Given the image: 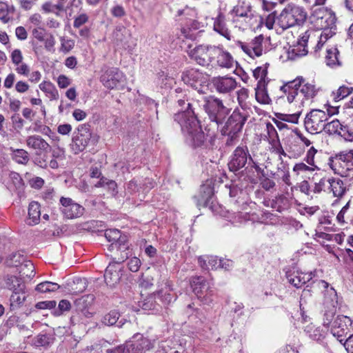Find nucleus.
Instances as JSON below:
<instances>
[{"instance_id":"f257e3e1","label":"nucleus","mask_w":353,"mask_h":353,"mask_svg":"<svg viewBox=\"0 0 353 353\" xmlns=\"http://www.w3.org/2000/svg\"><path fill=\"white\" fill-rule=\"evenodd\" d=\"M174 121L181 126L186 143L194 148H207L214 134H205L194 111L188 110L174 114Z\"/></svg>"},{"instance_id":"f03ea898","label":"nucleus","mask_w":353,"mask_h":353,"mask_svg":"<svg viewBox=\"0 0 353 353\" xmlns=\"http://www.w3.org/2000/svg\"><path fill=\"white\" fill-rule=\"evenodd\" d=\"M305 81V80L300 77L281 86V90L287 95L288 103L294 102L304 105L316 96L317 90L315 85Z\"/></svg>"},{"instance_id":"7ed1b4c3","label":"nucleus","mask_w":353,"mask_h":353,"mask_svg":"<svg viewBox=\"0 0 353 353\" xmlns=\"http://www.w3.org/2000/svg\"><path fill=\"white\" fill-rule=\"evenodd\" d=\"M105 237L112 243L108 247L110 252H113L112 258L119 262H123L126 260L130 254L129 246L127 242V237L121 235L120 230L117 229H108L105 231Z\"/></svg>"},{"instance_id":"20e7f679","label":"nucleus","mask_w":353,"mask_h":353,"mask_svg":"<svg viewBox=\"0 0 353 353\" xmlns=\"http://www.w3.org/2000/svg\"><path fill=\"white\" fill-rule=\"evenodd\" d=\"M307 19V12L303 7L288 5L277 17V24L283 30L303 24Z\"/></svg>"},{"instance_id":"39448f33","label":"nucleus","mask_w":353,"mask_h":353,"mask_svg":"<svg viewBox=\"0 0 353 353\" xmlns=\"http://www.w3.org/2000/svg\"><path fill=\"white\" fill-rule=\"evenodd\" d=\"M334 172L342 177L353 179V150L342 151L329 159Z\"/></svg>"},{"instance_id":"423d86ee","label":"nucleus","mask_w":353,"mask_h":353,"mask_svg":"<svg viewBox=\"0 0 353 353\" xmlns=\"http://www.w3.org/2000/svg\"><path fill=\"white\" fill-rule=\"evenodd\" d=\"M319 288L325 290L324 297L325 313L323 316V326L331 327L334 320L336 319V308L338 305V296L336 292L332 287H329V283L323 280L316 282Z\"/></svg>"},{"instance_id":"0eeeda50","label":"nucleus","mask_w":353,"mask_h":353,"mask_svg":"<svg viewBox=\"0 0 353 353\" xmlns=\"http://www.w3.org/2000/svg\"><path fill=\"white\" fill-rule=\"evenodd\" d=\"M203 107L216 128L223 123L230 112V109L224 105L222 100L214 96L204 97Z\"/></svg>"},{"instance_id":"6e6552de","label":"nucleus","mask_w":353,"mask_h":353,"mask_svg":"<svg viewBox=\"0 0 353 353\" xmlns=\"http://www.w3.org/2000/svg\"><path fill=\"white\" fill-rule=\"evenodd\" d=\"M190 285L193 292L203 304L210 305L213 301L214 292L212 285L203 277H192Z\"/></svg>"},{"instance_id":"1a4fd4ad","label":"nucleus","mask_w":353,"mask_h":353,"mask_svg":"<svg viewBox=\"0 0 353 353\" xmlns=\"http://www.w3.org/2000/svg\"><path fill=\"white\" fill-rule=\"evenodd\" d=\"M329 120V114L319 109L312 110L308 112L304 120V125L306 130L311 134L321 132L325 127V123Z\"/></svg>"},{"instance_id":"9d476101","label":"nucleus","mask_w":353,"mask_h":353,"mask_svg":"<svg viewBox=\"0 0 353 353\" xmlns=\"http://www.w3.org/2000/svg\"><path fill=\"white\" fill-rule=\"evenodd\" d=\"M215 49L216 46L199 45L190 50L188 54L200 65L208 66L210 64L212 65Z\"/></svg>"},{"instance_id":"9b49d317","label":"nucleus","mask_w":353,"mask_h":353,"mask_svg":"<svg viewBox=\"0 0 353 353\" xmlns=\"http://www.w3.org/2000/svg\"><path fill=\"white\" fill-rule=\"evenodd\" d=\"M101 81L108 89H119L125 82L123 73L117 68H105L103 70Z\"/></svg>"},{"instance_id":"f8f14e48","label":"nucleus","mask_w":353,"mask_h":353,"mask_svg":"<svg viewBox=\"0 0 353 353\" xmlns=\"http://www.w3.org/2000/svg\"><path fill=\"white\" fill-rule=\"evenodd\" d=\"M248 161H252V158L248 147L246 145H239L236 148L230 157L229 170L233 172L239 171L245 167Z\"/></svg>"},{"instance_id":"ddd939ff","label":"nucleus","mask_w":353,"mask_h":353,"mask_svg":"<svg viewBox=\"0 0 353 353\" xmlns=\"http://www.w3.org/2000/svg\"><path fill=\"white\" fill-rule=\"evenodd\" d=\"M352 325V321L350 317L338 315L332 324L330 332L340 343H343L346 335L351 332Z\"/></svg>"},{"instance_id":"4468645a","label":"nucleus","mask_w":353,"mask_h":353,"mask_svg":"<svg viewBox=\"0 0 353 353\" xmlns=\"http://www.w3.org/2000/svg\"><path fill=\"white\" fill-rule=\"evenodd\" d=\"M113 43L119 48L132 51L135 43L132 39L130 31L124 26H117L112 33Z\"/></svg>"},{"instance_id":"2eb2a0df","label":"nucleus","mask_w":353,"mask_h":353,"mask_svg":"<svg viewBox=\"0 0 353 353\" xmlns=\"http://www.w3.org/2000/svg\"><path fill=\"white\" fill-rule=\"evenodd\" d=\"M181 79L183 81L196 90L199 93H203V85L206 83L205 74L196 69H190L183 72Z\"/></svg>"},{"instance_id":"dca6fc26","label":"nucleus","mask_w":353,"mask_h":353,"mask_svg":"<svg viewBox=\"0 0 353 353\" xmlns=\"http://www.w3.org/2000/svg\"><path fill=\"white\" fill-rule=\"evenodd\" d=\"M124 346V353H143L144 350L152 347V343L150 339L137 333Z\"/></svg>"},{"instance_id":"f3484780","label":"nucleus","mask_w":353,"mask_h":353,"mask_svg":"<svg viewBox=\"0 0 353 353\" xmlns=\"http://www.w3.org/2000/svg\"><path fill=\"white\" fill-rule=\"evenodd\" d=\"M264 37L263 35L256 37L250 43H243L238 41L236 46L240 48L246 54L251 58L259 57L262 55L263 48V42Z\"/></svg>"},{"instance_id":"a211bd4d","label":"nucleus","mask_w":353,"mask_h":353,"mask_svg":"<svg viewBox=\"0 0 353 353\" xmlns=\"http://www.w3.org/2000/svg\"><path fill=\"white\" fill-rule=\"evenodd\" d=\"M78 134L73 138L72 150L74 154H78L85 149L91 139V132L85 125L78 128Z\"/></svg>"},{"instance_id":"6ab92c4d","label":"nucleus","mask_w":353,"mask_h":353,"mask_svg":"<svg viewBox=\"0 0 353 353\" xmlns=\"http://www.w3.org/2000/svg\"><path fill=\"white\" fill-rule=\"evenodd\" d=\"M60 203L62 205L61 210L68 219H76L83 215V207L74 202L70 198L61 197Z\"/></svg>"},{"instance_id":"aec40b11","label":"nucleus","mask_w":353,"mask_h":353,"mask_svg":"<svg viewBox=\"0 0 353 353\" xmlns=\"http://www.w3.org/2000/svg\"><path fill=\"white\" fill-rule=\"evenodd\" d=\"M112 258V262H110L107 267L105 274L104 279L107 285L110 287H114L117 285L121 278V270L122 267L121 263Z\"/></svg>"},{"instance_id":"412c9836","label":"nucleus","mask_w":353,"mask_h":353,"mask_svg":"<svg viewBox=\"0 0 353 353\" xmlns=\"http://www.w3.org/2000/svg\"><path fill=\"white\" fill-rule=\"evenodd\" d=\"M246 119L247 117L240 112L239 110L236 109L229 117L222 130L232 131L233 134L234 133H239L241 131Z\"/></svg>"},{"instance_id":"4be33fe9","label":"nucleus","mask_w":353,"mask_h":353,"mask_svg":"<svg viewBox=\"0 0 353 353\" xmlns=\"http://www.w3.org/2000/svg\"><path fill=\"white\" fill-rule=\"evenodd\" d=\"M313 34L312 31H305L300 39L297 41V44L293 46L288 52L289 58L291 59H295L299 57L305 56L308 50L307 49V45L311 34Z\"/></svg>"},{"instance_id":"5701e85b","label":"nucleus","mask_w":353,"mask_h":353,"mask_svg":"<svg viewBox=\"0 0 353 353\" xmlns=\"http://www.w3.org/2000/svg\"><path fill=\"white\" fill-rule=\"evenodd\" d=\"M212 83L216 92L221 94L230 92L236 88L237 85L235 79L228 76L214 77Z\"/></svg>"},{"instance_id":"b1692460","label":"nucleus","mask_w":353,"mask_h":353,"mask_svg":"<svg viewBox=\"0 0 353 353\" xmlns=\"http://www.w3.org/2000/svg\"><path fill=\"white\" fill-rule=\"evenodd\" d=\"M234 62V59L230 52L225 50L222 46H216L212 65L230 69L233 67Z\"/></svg>"},{"instance_id":"393cba45","label":"nucleus","mask_w":353,"mask_h":353,"mask_svg":"<svg viewBox=\"0 0 353 353\" xmlns=\"http://www.w3.org/2000/svg\"><path fill=\"white\" fill-rule=\"evenodd\" d=\"M286 277L290 283L299 288L312 279V273L303 272L293 268L286 272Z\"/></svg>"},{"instance_id":"a878e982","label":"nucleus","mask_w":353,"mask_h":353,"mask_svg":"<svg viewBox=\"0 0 353 353\" xmlns=\"http://www.w3.org/2000/svg\"><path fill=\"white\" fill-rule=\"evenodd\" d=\"M231 13L236 17L243 18L246 23L250 22L254 16L250 3L245 1H239L232 10Z\"/></svg>"},{"instance_id":"bb28decb","label":"nucleus","mask_w":353,"mask_h":353,"mask_svg":"<svg viewBox=\"0 0 353 353\" xmlns=\"http://www.w3.org/2000/svg\"><path fill=\"white\" fill-rule=\"evenodd\" d=\"M94 301V296L92 294H86L74 301L77 310L81 312L86 318H90L93 312L90 311V307Z\"/></svg>"},{"instance_id":"cd10ccee","label":"nucleus","mask_w":353,"mask_h":353,"mask_svg":"<svg viewBox=\"0 0 353 353\" xmlns=\"http://www.w3.org/2000/svg\"><path fill=\"white\" fill-rule=\"evenodd\" d=\"M213 28L220 35L229 41L231 40V31L227 27L225 17L222 12H219L218 15L214 19Z\"/></svg>"},{"instance_id":"c85d7f7f","label":"nucleus","mask_w":353,"mask_h":353,"mask_svg":"<svg viewBox=\"0 0 353 353\" xmlns=\"http://www.w3.org/2000/svg\"><path fill=\"white\" fill-rule=\"evenodd\" d=\"M26 144L30 148L42 152H48L51 148L49 143L39 135L29 136L26 139Z\"/></svg>"},{"instance_id":"c756f323","label":"nucleus","mask_w":353,"mask_h":353,"mask_svg":"<svg viewBox=\"0 0 353 353\" xmlns=\"http://www.w3.org/2000/svg\"><path fill=\"white\" fill-rule=\"evenodd\" d=\"M328 192H332L334 197H341L346 191V187L339 179L328 178Z\"/></svg>"},{"instance_id":"7c9ffc66","label":"nucleus","mask_w":353,"mask_h":353,"mask_svg":"<svg viewBox=\"0 0 353 353\" xmlns=\"http://www.w3.org/2000/svg\"><path fill=\"white\" fill-rule=\"evenodd\" d=\"M157 295L159 300L165 305L170 303L176 299L175 293L173 292V288L169 282L165 283L164 288L157 292Z\"/></svg>"},{"instance_id":"2f4dec72","label":"nucleus","mask_w":353,"mask_h":353,"mask_svg":"<svg viewBox=\"0 0 353 353\" xmlns=\"http://www.w3.org/2000/svg\"><path fill=\"white\" fill-rule=\"evenodd\" d=\"M304 332L312 340L319 341L323 339L326 334V331L321 327H316L312 323L307 325L304 328Z\"/></svg>"},{"instance_id":"473e14b6","label":"nucleus","mask_w":353,"mask_h":353,"mask_svg":"<svg viewBox=\"0 0 353 353\" xmlns=\"http://www.w3.org/2000/svg\"><path fill=\"white\" fill-rule=\"evenodd\" d=\"M200 266L204 270H216L220 267V259L214 256H203L199 258Z\"/></svg>"},{"instance_id":"72a5a7b5","label":"nucleus","mask_w":353,"mask_h":353,"mask_svg":"<svg viewBox=\"0 0 353 353\" xmlns=\"http://www.w3.org/2000/svg\"><path fill=\"white\" fill-rule=\"evenodd\" d=\"M28 224L34 225L39 223L41 216L40 205L37 201H32L28 207Z\"/></svg>"},{"instance_id":"f704fd0d","label":"nucleus","mask_w":353,"mask_h":353,"mask_svg":"<svg viewBox=\"0 0 353 353\" xmlns=\"http://www.w3.org/2000/svg\"><path fill=\"white\" fill-rule=\"evenodd\" d=\"M119 317L120 314L117 310H111L102 317L101 323L107 326H112L118 323L117 326L121 327L125 322L123 321V319L119 321Z\"/></svg>"},{"instance_id":"c9c22d12","label":"nucleus","mask_w":353,"mask_h":353,"mask_svg":"<svg viewBox=\"0 0 353 353\" xmlns=\"http://www.w3.org/2000/svg\"><path fill=\"white\" fill-rule=\"evenodd\" d=\"M266 85L267 84L261 81L257 83V86L255 88L256 99L261 104H269L271 102V99L268 94Z\"/></svg>"},{"instance_id":"e433bc0d","label":"nucleus","mask_w":353,"mask_h":353,"mask_svg":"<svg viewBox=\"0 0 353 353\" xmlns=\"http://www.w3.org/2000/svg\"><path fill=\"white\" fill-rule=\"evenodd\" d=\"M14 11L13 6H9L6 3L0 1V20L3 23H7L12 20Z\"/></svg>"},{"instance_id":"4c0bfd02","label":"nucleus","mask_w":353,"mask_h":353,"mask_svg":"<svg viewBox=\"0 0 353 353\" xmlns=\"http://www.w3.org/2000/svg\"><path fill=\"white\" fill-rule=\"evenodd\" d=\"M9 187L12 190L20 193L23 190L24 183L19 173L11 172L9 174Z\"/></svg>"},{"instance_id":"58836bf2","label":"nucleus","mask_w":353,"mask_h":353,"mask_svg":"<svg viewBox=\"0 0 353 353\" xmlns=\"http://www.w3.org/2000/svg\"><path fill=\"white\" fill-rule=\"evenodd\" d=\"M25 293V288L21 289L20 291L16 290L12 292L10 299V307L11 310H14L22 305L26 299Z\"/></svg>"},{"instance_id":"ea45409f","label":"nucleus","mask_w":353,"mask_h":353,"mask_svg":"<svg viewBox=\"0 0 353 353\" xmlns=\"http://www.w3.org/2000/svg\"><path fill=\"white\" fill-rule=\"evenodd\" d=\"M39 87L50 100H57L59 99L58 90L51 82L43 81L39 84Z\"/></svg>"},{"instance_id":"a19ab883","label":"nucleus","mask_w":353,"mask_h":353,"mask_svg":"<svg viewBox=\"0 0 353 353\" xmlns=\"http://www.w3.org/2000/svg\"><path fill=\"white\" fill-rule=\"evenodd\" d=\"M344 127L338 119H333L325 122L323 131L329 134L341 135Z\"/></svg>"},{"instance_id":"79ce46f5","label":"nucleus","mask_w":353,"mask_h":353,"mask_svg":"<svg viewBox=\"0 0 353 353\" xmlns=\"http://www.w3.org/2000/svg\"><path fill=\"white\" fill-rule=\"evenodd\" d=\"M6 288L10 290L20 291L21 289L25 288V285L21 282V279L12 275H8L4 279Z\"/></svg>"},{"instance_id":"37998d69","label":"nucleus","mask_w":353,"mask_h":353,"mask_svg":"<svg viewBox=\"0 0 353 353\" xmlns=\"http://www.w3.org/2000/svg\"><path fill=\"white\" fill-rule=\"evenodd\" d=\"M12 159L19 164L26 165L30 160V155L23 149H15L12 150Z\"/></svg>"},{"instance_id":"c03bdc74","label":"nucleus","mask_w":353,"mask_h":353,"mask_svg":"<svg viewBox=\"0 0 353 353\" xmlns=\"http://www.w3.org/2000/svg\"><path fill=\"white\" fill-rule=\"evenodd\" d=\"M339 52L335 47H332L327 50L326 61L327 64L331 67L341 65L339 59Z\"/></svg>"},{"instance_id":"a18cd8bd","label":"nucleus","mask_w":353,"mask_h":353,"mask_svg":"<svg viewBox=\"0 0 353 353\" xmlns=\"http://www.w3.org/2000/svg\"><path fill=\"white\" fill-rule=\"evenodd\" d=\"M54 342V338L48 334H40L34 337L33 343L37 347H47Z\"/></svg>"},{"instance_id":"49530a36","label":"nucleus","mask_w":353,"mask_h":353,"mask_svg":"<svg viewBox=\"0 0 353 353\" xmlns=\"http://www.w3.org/2000/svg\"><path fill=\"white\" fill-rule=\"evenodd\" d=\"M87 280L85 278H77L73 281L70 285V292L73 294H78L83 292L87 288Z\"/></svg>"},{"instance_id":"de8ad7c7","label":"nucleus","mask_w":353,"mask_h":353,"mask_svg":"<svg viewBox=\"0 0 353 353\" xmlns=\"http://www.w3.org/2000/svg\"><path fill=\"white\" fill-rule=\"evenodd\" d=\"M268 66L269 63H266L263 66L257 67L253 71V76L256 79L259 80L258 83H261V81H263L265 84H268V81H266V79Z\"/></svg>"},{"instance_id":"09e8293b","label":"nucleus","mask_w":353,"mask_h":353,"mask_svg":"<svg viewBox=\"0 0 353 353\" xmlns=\"http://www.w3.org/2000/svg\"><path fill=\"white\" fill-rule=\"evenodd\" d=\"M353 92L352 87H348L346 85H341L336 92H332L333 99L335 101H339L341 99L345 98Z\"/></svg>"},{"instance_id":"8fccbe9b","label":"nucleus","mask_w":353,"mask_h":353,"mask_svg":"<svg viewBox=\"0 0 353 353\" xmlns=\"http://www.w3.org/2000/svg\"><path fill=\"white\" fill-rule=\"evenodd\" d=\"M59 288H60V286L56 283L45 281V282H42V283H40L39 284H38L36 286V290L39 292L46 293V292H55Z\"/></svg>"},{"instance_id":"3c124183","label":"nucleus","mask_w":353,"mask_h":353,"mask_svg":"<svg viewBox=\"0 0 353 353\" xmlns=\"http://www.w3.org/2000/svg\"><path fill=\"white\" fill-rule=\"evenodd\" d=\"M156 296H157V294L150 295L148 296L144 301L141 303V307L144 310H157L156 308L157 307V302L155 301Z\"/></svg>"},{"instance_id":"603ef678","label":"nucleus","mask_w":353,"mask_h":353,"mask_svg":"<svg viewBox=\"0 0 353 353\" xmlns=\"http://www.w3.org/2000/svg\"><path fill=\"white\" fill-rule=\"evenodd\" d=\"M61 48L60 51L63 53L69 52L74 46V41L72 39H68L63 37L60 38Z\"/></svg>"},{"instance_id":"864d4df0","label":"nucleus","mask_w":353,"mask_h":353,"mask_svg":"<svg viewBox=\"0 0 353 353\" xmlns=\"http://www.w3.org/2000/svg\"><path fill=\"white\" fill-rule=\"evenodd\" d=\"M315 170L316 169L314 167H312L310 165H306L303 162L296 163L293 168V171L296 172V174H299L303 172H311Z\"/></svg>"},{"instance_id":"5fc2aeb1","label":"nucleus","mask_w":353,"mask_h":353,"mask_svg":"<svg viewBox=\"0 0 353 353\" xmlns=\"http://www.w3.org/2000/svg\"><path fill=\"white\" fill-rule=\"evenodd\" d=\"M299 346V340L294 339L293 343L286 345L279 350V353H299L298 347Z\"/></svg>"},{"instance_id":"6e6d98bb","label":"nucleus","mask_w":353,"mask_h":353,"mask_svg":"<svg viewBox=\"0 0 353 353\" xmlns=\"http://www.w3.org/2000/svg\"><path fill=\"white\" fill-rule=\"evenodd\" d=\"M141 185V181L139 179H133L128 183L127 190L130 194H135L143 188Z\"/></svg>"},{"instance_id":"4d7b16f0","label":"nucleus","mask_w":353,"mask_h":353,"mask_svg":"<svg viewBox=\"0 0 353 353\" xmlns=\"http://www.w3.org/2000/svg\"><path fill=\"white\" fill-rule=\"evenodd\" d=\"M248 97V90L246 88H241L237 92V100L239 105L243 108H245L247 106V103L245 100Z\"/></svg>"},{"instance_id":"13d9d810","label":"nucleus","mask_w":353,"mask_h":353,"mask_svg":"<svg viewBox=\"0 0 353 353\" xmlns=\"http://www.w3.org/2000/svg\"><path fill=\"white\" fill-rule=\"evenodd\" d=\"M317 150L314 148L311 147L307 152L306 157H305V161L312 167H314L315 169H318V167L314 163V156Z\"/></svg>"},{"instance_id":"bf43d9fd","label":"nucleus","mask_w":353,"mask_h":353,"mask_svg":"<svg viewBox=\"0 0 353 353\" xmlns=\"http://www.w3.org/2000/svg\"><path fill=\"white\" fill-rule=\"evenodd\" d=\"M328 178H322L318 183H315L314 192L320 193L321 191L328 192Z\"/></svg>"},{"instance_id":"052dcab7","label":"nucleus","mask_w":353,"mask_h":353,"mask_svg":"<svg viewBox=\"0 0 353 353\" xmlns=\"http://www.w3.org/2000/svg\"><path fill=\"white\" fill-rule=\"evenodd\" d=\"M88 16L85 13H82L74 18L73 26L79 28L88 21Z\"/></svg>"},{"instance_id":"680f3d73","label":"nucleus","mask_w":353,"mask_h":353,"mask_svg":"<svg viewBox=\"0 0 353 353\" xmlns=\"http://www.w3.org/2000/svg\"><path fill=\"white\" fill-rule=\"evenodd\" d=\"M15 66V71L17 74L23 75L26 77H28L30 74V67L23 61L20 63L19 65H16Z\"/></svg>"},{"instance_id":"e2e57ef3","label":"nucleus","mask_w":353,"mask_h":353,"mask_svg":"<svg viewBox=\"0 0 353 353\" xmlns=\"http://www.w3.org/2000/svg\"><path fill=\"white\" fill-rule=\"evenodd\" d=\"M11 60L12 63L16 65H19L20 63L23 61V54L20 50L15 49L11 53Z\"/></svg>"},{"instance_id":"0e129e2a","label":"nucleus","mask_w":353,"mask_h":353,"mask_svg":"<svg viewBox=\"0 0 353 353\" xmlns=\"http://www.w3.org/2000/svg\"><path fill=\"white\" fill-rule=\"evenodd\" d=\"M128 265L130 271L136 272L139 270L141 266V261L137 257H132L129 260Z\"/></svg>"},{"instance_id":"69168bd1","label":"nucleus","mask_w":353,"mask_h":353,"mask_svg":"<svg viewBox=\"0 0 353 353\" xmlns=\"http://www.w3.org/2000/svg\"><path fill=\"white\" fill-rule=\"evenodd\" d=\"M30 185L34 189H40L44 185V180L39 176H33L29 180Z\"/></svg>"},{"instance_id":"338daca9","label":"nucleus","mask_w":353,"mask_h":353,"mask_svg":"<svg viewBox=\"0 0 353 353\" xmlns=\"http://www.w3.org/2000/svg\"><path fill=\"white\" fill-rule=\"evenodd\" d=\"M44 46L46 50L49 52H53L54 50V47L56 43L55 39L52 34H50L46 39H44Z\"/></svg>"},{"instance_id":"774afa93","label":"nucleus","mask_w":353,"mask_h":353,"mask_svg":"<svg viewBox=\"0 0 353 353\" xmlns=\"http://www.w3.org/2000/svg\"><path fill=\"white\" fill-rule=\"evenodd\" d=\"M348 353H353V334L342 343Z\"/></svg>"}]
</instances>
